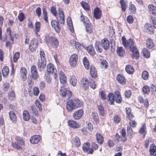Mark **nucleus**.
Returning a JSON list of instances; mask_svg holds the SVG:
<instances>
[{"label":"nucleus","mask_w":156,"mask_h":156,"mask_svg":"<svg viewBox=\"0 0 156 156\" xmlns=\"http://www.w3.org/2000/svg\"><path fill=\"white\" fill-rule=\"evenodd\" d=\"M15 139L16 141L12 144V147L18 150L22 149L25 145V142L23 138L16 136Z\"/></svg>","instance_id":"obj_1"},{"label":"nucleus","mask_w":156,"mask_h":156,"mask_svg":"<svg viewBox=\"0 0 156 156\" xmlns=\"http://www.w3.org/2000/svg\"><path fill=\"white\" fill-rule=\"evenodd\" d=\"M45 41L48 44H51L53 45L55 47L57 48L58 45V40L53 37L48 36L46 37Z\"/></svg>","instance_id":"obj_2"},{"label":"nucleus","mask_w":156,"mask_h":156,"mask_svg":"<svg viewBox=\"0 0 156 156\" xmlns=\"http://www.w3.org/2000/svg\"><path fill=\"white\" fill-rule=\"evenodd\" d=\"M60 94L62 97L69 99L72 95V93L69 90H67L65 87H61L59 92Z\"/></svg>","instance_id":"obj_3"},{"label":"nucleus","mask_w":156,"mask_h":156,"mask_svg":"<svg viewBox=\"0 0 156 156\" xmlns=\"http://www.w3.org/2000/svg\"><path fill=\"white\" fill-rule=\"evenodd\" d=\"M47 72L49 74L53 76L54 78L55 79L57 77L56 69H54L53 65L51 63L48 64L47 66Z\"/></svg>","instance_id":"obj_4"},{"label":"nucleus","mask_w":156,"mask_h":156,"mask_svg":"<svg viewBox=\"0 0 156 156\" xmlns=\"http://www.w3.org/2000/svg\"><path fill=\"white\" fill-rule=\"evenodd\" d=\"M37 41L35 39H33L31 41L29 46V48L31 52L35 51L38 46Z\"/></svg>","instance_id":"obj_5"},{"label":"nucleus","mask_w":156,"mask_h":156,"mask_svg":"<svg viewBox=\"0 0 156 156\" xmlns=\"http://www.w3.org/2000/svg\"><path fill=\"white\" fill-rule=\"evenodd\" d=\"M78 60V55L76 54H74L72 55L69 58V63L70 65L73 67L76 64Z\"/></svg>","instance_id":"obj_6"},{"label":"nucleus","mask_w":156,"mask_h":156,"mask_svg":"<svg viewBox=\"0 0 156 156\" xmlns=\"http://www.w3.org/2000/svg\"><path fill=\"white\" fill-rule=\"evenodd\" d=\"M46 62L45 60H39L37 63V66L39 70L40 71L43 70L46 67Z\"/></svg>","instance_id":"obj_7"},{"label":"nucleus","mask_w":156,"mask_h":156,"mask_svg":"<svg viewBox=\"0 0 156 156\" xmlns=\"http://www.w3.org/2000/svg\"><path fill=\"white\" fill-rule=\"evenodd\" d=\"M75 102L74 100H70L67 102L66 108L69 112H71L73 110L75 109Z\"/></svg>","instance_id":"obj_8"},{"label":"nucleus","mask_w":156,"mask_h":156,"mask_svg":"<svg viewBox=\"0 0 156 156\" xmlns=\"http://www.w3.org/2000/svg\"><path fill=\"white\" fill-rule=\"evenodd\" d=\"M90 144L88 142H86L84 144L82 149L83 151L86 152L88 154H92L94 150L92 148H90Z\"/></svg>","instance_id":"obj_9"},{"label":"nucleus","mask_w":156,"mask_h":156,"mask_svg":"<svg viewBox=\"0 0 156 156\" xmlns=\"http://www.w3.org/2000/svg\"><path fill=\"white\" fill-rule=\"evenodd\" d=\"M126 45H124L125 48L129 47L130 51L134 50V48L135 47L134 45V42L131 39L128 40L125 43Z\"/></svg>","instance_id":"obj_10"},{"label":"nucleus","mask_w":156,"mask_h":156,"mask_svg":"<svg viewBox=\"0 0 156 156\" xmlns=\"http://www.w3.org/2000/svg\"><path fill=\"white\" fill-rule=\"evenodd\" d=\"M83 110L80 109L76 111L73 114V117L75 119H79L82 117L83 114Z\"/></svg>","instance_id":"obj_11"},{"label":"nucleus","mask_w":156,"mask_h":156,"mask_svg":"<svg viewBox=\"0 0 156 156\" xmlns=\"http://www.w3.org/2000/svg\"><path fill=\"white\" fill-rule=\"evenodd\" d=\"M51 24L57 33H59L61 29L59 23L55 20H53L51 21Z\"/></svg>","instance_id":"obj_12"},{"label":"nucleus","mask_w":156,"mask_h":156,"mask_svg":"<svg viewBox=\"0 0 156 156\" xmlns=\"http://www.w3.org/2000/svg\"><path fill=\"white\" fill-rule=\"evenodd\" d=\"M144 31L150 34L154 33V28L150 24H146L144 26Z\"/></svg>","instance_id":"obj_13"},{"label":"nucleus","mask_w":156,"mask_h":156,"mask_svg":"<svg viewBox=\"0 0 156 156\" xmlns=\"http://www.w3.org/2000/svg\"><path fill=\"white\" fill-rule=\"evenodd\" d=\"M89 81L86 78H83L81 80L80 84L82 85L83 89L86 90L88 88L89 86Z\"/></svg>","instance_id":"obj_14"},{"label":"nucleus","mask_w":156,"mask_h":156,"mask_svg":"<svg viewBox=\"0 0 156 156\" xmlns=\"http://www.w3.org/2000/svg\"><path fill=\"white\" fill-rule=\"evenodd\" d=\"M101 44L102 47L105 50H108L109 48V43L106 38H104L101 41Z\"/></svg>","instance_id":"obj_15"},{"label":"nucleus","mask_w":156,"mask_h":156,"mask_svg":"<svg viewBox=\"0 0 156 156\" xmlns=\"http://www.w3.org/2000/svg\"><path fill=\"white\" fill-rule=\"evenodd\" d=\"M59 79L61 83L63 84H66V77L62 71L59 72Z\"/></svg>","instance_id":"obj_16"},{"label":"nucleus","mask_w":156,"mask_h":156,"mask_svg":"<svg viewBox=\"0 0 156 156\" xmlns=\"http://www.w3.org/2000/svg\"><path fill=\"white\" fill-rule=\"evenodd\" d=\"M58 14L59 18L58 21L61 24H63L65 22L64 15L62 10L60 8L58 9Z\"/></svg>","instance_id":"obj_17"},{"label":"nucleus","mask_w":156,"mask_h":156,"mask_svg":"<svg viewBox=\"0 0 156 156\" xmlns=\"http://www.w3.org/2000/svg\"><path fill=\"white\" fill-rule=\"evenodd\" d=\"M40 140V136L38 135H35L30 138V141L32 144H37Z\"/></svg>","instance_id":"obj_18"},{"label":"nucleus","mask_w":156,"mask_h":156,"mask_svg":"<svg viewBox=\"0 0 156 156\" xmlns=\"http://www.w3.org/2000/svg\"><path fill=\"white\" fill-rule=\"evenodd\" d=\"M118 103H120L122 102V99L121 95L118 91H116L114 93V101Z\"/></svg>","instance_id":"obj_19"},{"label":"nucleus","mask_w":156,"mask_h":156,"mask_svg":"<svg viewBox=\"0 0 156 156\" xmlns=\"http://www.w3.org/2000/svg\"><path fill=\"white\" fill-rule=\"evenodd\" d=\"M116 51L117 54L119 56L123 57L125 55V51L123 47H118Z\"/></svg>","instance_id":"obj_20"},{"label":"nucleus","mask_w":156,"mask_h":156,"mask_svg":"<svg viewBox=\"0 0 156 156\" xmlns=\"http://www.w3.org/2000/svg\"><path fill=\"white\" fill-rule=\"evenodd\" d=\"M94 15L96 19H100L101 17V12L98 8H96L94 10Z\"/></svg>","instance_id":"obj_21"},{"label":"nucleus","mask_w":156,"mask_h":156,"mask_svg":"<svg viewBox=\"0 0 156 156\" xmlns=\"http://www.w3.org/2000/svg\"><path fill=\"white\" fill-rule=\"evenodd\" d=\"M126 112L127 115V118L129 120H131L134 117L131 113V108L129 107H126Z\"/></svg>","instance_id":"obj_22"},{"label":"nucleus","mask_w":156,"mask_h":156,"mask_svg":"<svg viewBox=\"0 0 156 156\" xmlns=\"http://www.w3.org/2000/svg\"><path fill=\"white\" fill-rule=\"evenodd\" d=\"M107 101L109 104H113L114 102V95L112 93H109L107 97Z\"/></svg>","instance_id":"obj_23"},{"label":"nucleus","mask_w":156,"mask_h":156,"mask_svg":"<svg viewBox=\"0 0 156 156\" xmlns=\"http://www.w3.org/2000/svg\"><path fill=\"white\" fill-rule=\"evenodd\" d=\"M117 81L120 83L124 84L126 81L124 77L121 74H118L116 77Z\"/></svg>","instance_id":"obj_24"},{"label":"nucleus","mask_w":156,"mask_h":156,"mask_svg":"<svg viewBox=\"0 0 156 156\" xmlns=\"http://www.w3.org/2000/svg\"><path fill=\"white\" fill-rule=\"evenodd\" d=\"M148 8L149 12L154 15H156V7L153 5L150 4Z\"/></svg>","instance_id":"obj_25"},{"label":"nucleus","mask_w":156,"mask_h":156,"mask_svg":"<svg viewBox=\"0 0 156 156\" xmlns=\"http://www.w3.org/2000/svg\"><path fill=\"white\" fill-rule=\"evenodd\" d=\"M87 50L89 54L91 55H94L96 53L94 48L92 45H90L88 46L87 47Z\"/></svg>","instance_id":"obj_26"},{"label":"nucleus","mask_w":156,"mask_h":156,"mask_svg":"<svg viewBox=\"0 0 156 156\" xmlns=\"http://www.w3.org/2000/svg\"><path fill=\"white\" fill-rule=\"evenodd\" d=\"M101 46V43L98 41H96L94 44L95 48L96 51L99 52L101 53L102 51V49L100 47Z\"/></svg>","instance_id":"obj_27"},{"label":"nucleus","mask_w":156,"mask_h":156,"mask_svg":"<svg viewBox=\"0 0 156 156\" xmlns=\"http://www.w3.org/2000/svg\"><path fill=\"white\" fill-rule=\"evenodd\" d=\"M90 73L92 77L95 78L97 76V72L95 70L94 67L91 66L90 68Z\"/></svg>","instance_id":"obj_28"},{"label":"nucleus","mask_w":156,"mask_h":156,"mask_svg":"<svg viewBox=\"0 0 156 156\" xmlns=\"http://www.w3.org/2000/svg\"><path fill=\"white\" fill-rule=\"evenodd\" d=\"M146 46L149 49L152 48L154 46V44L153 43L152 40L150 39H147L146 41Z\"/></svg>","instance_id":"obj_29"},{"label":"nucleus","mask_w":156,"mask_h":156,"mask_svg":"<svg viewBox=\"0 0 156 156\" xmlns=\"http://www.w3.org/2000/svg\"><path fill=\"white\" fill-rule=\"evenodd\" d=\"M20 73L22 76L23 79L24 80H25L27 79V71L26 69L23 67H22L21 68Z\"/></svg>","instance_id":"obj_30"},{"label":"nucleus","mask_w":156,"mask_h":156,"mask_svg":"<svg viewBox=\"0 0 156 156\" xmlns=\"http://www.w3.org/2000/svg\"><path fill=\"white\" fill-rule=\"evenodd\" d=\"M68 124L69 126L73 128H77L79 127V125L78 123L73 120L69 121Z\"/></svg>","instance_id":"obj_31"},{"label":"nucleus","mask_w":156,"mask_h":156,"mask_svg":"<svg viewBox=\"0 0 156 156\" xmlns=\"http://www.w3.org/2000/svg\"><path fill=\"white\" fill-rule=\"evenodd\" d=\"M80 20L81 22H82L85 25L86 24H89L90 21L88 18L86 16L82 15L80 17Z\"/></svg>","instance_id":"obj_32"},{"label":"nucleus","mask_w":156,"mask_h":156,"mask_svg":"<svg viewBox=\"0 0 156 156\" xmlns=\"http://www.w3.org/2000/svg\"><path fill=\"white\" fill-rule=\"evenodd\" d=\"M23 118L24 120L28 121L30 118V114L29 112L26 110L23 111Z\"/></svg>","instance_id":"obj_33"},{"label":"nucleus","mask_w":156,"mask_h":156,"mask_svg":"<svg viewBox=\"0 0 156 156\" xmlns=\"http://www.w3.org/2000/svg\"><path fill=\"white\" fill-rule=\"evenodd\" d=\"M149 151L151 155H155L156 154V146L154 144H152L150 145Z\"/></svg>","instance_id":"obj_34"},{"label":"nucleus","mask_w":156,"mask_h":156,"mask_svg":"<svg viewBox=\"0 0 156 156\" xmlns=\"http://www.w3.org/2000/svg\"><path fill=\"white\" fill-rule=\"evenodd\" d=\"M96 136L97 142L101 144H102L104 140L102 136L100 134L98 133H97Z\"/></svg>","instance_id":"obj_35"},{"label":"nucleus","mask_w":156,"mask_h":156,"mask_svg":"<svg viewBox=\"0 0 156 156\" xmlns=\"http://www.w3.org/2000/svg\"><path fill=\"white\" fill-rule=\"evenodd\" d=\"M67 23L69 28L70 31L73 32L74 31V29L73 25V23L71 18L68 17L67 19Z\"/></svg>","instance_id":"obj_36"},{"label":"nucleus","mask_w":156,"mask_h":156,"mask_svg":"<svg viewBox=\"0 0 156 156\" xmlns=\"http://www.w3.org/2000/svg\"><path fill=\"white\" fill-rule=\"evenodd\" d=\"M99 62L101 64V67L103 69H106L108 66V63L104 59L100 60Z\"/></svg>","instance_id":"obj_37"},{"label":"nucleus","mask_w":156,"mask_h":156,"mask_svg":"<svg viewBox=\"0 0 156 156\" xmlns=\"http://www.w3.org/2000/svg\"><path fill=\"white\" fill-rule=\"evenodd\" d=\"M121 5L122 10L123 11L125 12L127 8V2H124L123 0H120L119 2Z\"/></svg>","instance_id":"obj_38"},{"label":"nucleus","mask_w":156,"mask_h":156,"mask_svg":"<svg viewBox=\"0 0 156 156\" xmlns=\"http://www.w3.org/2000/svg\"><path fill=\"white\" fill-rule=\"evenodd\" d=\"M126 70L129 74H132L134 72V69L132 66L129 65L126 66Z\"/></svg>","instance_id":"obj_39"},{"label":"nucleus","mask_w":156,"mask_h":156,"mask_svg":"<svg viewBox=\"0 0 156 156\" xmlns=\"http://www.w3.org/2000/svg\"><path fill=\"white\" fill-rule=\"evenodd\" d=\"M9 72V68L7 66H4L2 70V73L3 76H7Z\"/></svg>","instance_id":"obj_40"},{"label":"nucleus","mask_w":156,"mask_h":156,"mask_svg":"<svg viewBox=\"0 0 156 156\" xmlns=\"http://www.w3.org/2000/svg\"><path fill=\"white\" fill-rule=\"evenodd\" d=\"M8 97L9 100H14L15 97V94L13 90L10 91L8 93Z\"/></svg>","instance_id":"obj_41"},{"label":"nucleus","mask_w":156,"mask_h":156,"mask_svg":"<svg viewBox=\"0 0 156 156\" xmlns=\"http://www.w3.org/2000/svg\"><path fill=\"white\" fill-rule=\"evenodd\" d=\"M133 49L134 50L131 51L132 52L133 57L136 59H137L139 57V51L136 47L134 48Z\"/></svg>","instance_id":"obj_42"},{"label":"nucleus","mask_w":156,"mask_h":156,"mask_svg":"<svg viewBox=\"0 0 156 156\" xmlns=\"http://www.w3.org/2000/svg\"><path fill=\"white\" fill-rule=\"evenodd\" d=\"M86 30L87 32L89 33H92L93 30V27L91 26L90 22L89 23V24H86L85 25Z\"/></svg>","instance_id":"obj_43"},{"label":"nucleus","mask_w":156,"mask_h":156,"mask_svg":"<svg viewBox=\"0 0 156 156\" xmlns=\"http://www.w3.org/2000/svg\"><path fill=\"white\" fill-rule=\"evenodd\" d=\"M74 102H75V106L76 107H80L83 105V102L78 99H73Z\"/></svg>","instance_id":"obj_44"},{"label":"nucleus","mask_w":156,"mask_h":156,"mask_svg":"<svg viewBox=\"0 0 156 156\" xmlns=\"http://www.w3.org/2000/svg\"><path fill=\"white\" fill-rule=\"evenodd\" d=\"M70 83L72 85L75 86L77 83L76 77L73 76H71L70 80Z\"/></svg>","instance_id":"obj_45"},{"label":"nucleus","mask_w":156,"mask_h":156,"mask_svg":"<svg viewBox=\"0 0 156 156\" xmlns=\"http://www.w3.org/2000/svg\"><path fill=\"white\" fill-rule=\"evenodd\" d=\"M83 64L85 68L87 69H89L90 68V66L88 61L87 60V58L85 57H84L83 60Z\"/></svg>","instance_id":"obj_46"},{"label":"nucleus","mask_w":156,"mask_h":156,"mask_svg":"<svg viewBox=\"0 0 156 156\" xmlns=\"http://www.w3.org/2000/svg\"><path fill=\"white\" fill-rule=\"evenodd\" d=\"M9 117L11 120L13 122H15L16 120V116L12 111H10L9 112Z\"/></svg>","instance_id":"obj_47"},{"label":"nucleus","mask_w":156,"mask_h":156,"mask_svg":"<svg viewBox=\"0 0 156 156\" xmlns=\"http://www.w3.org/2000/svg\"><path fill=\"white\" fill-rule=\"evenodd\" d=\"M136 10V8L134 5L132 4H131L129 5V10L132 14L135 13Z\"/></svg>","instance_id":"obj_48"},{"label":"nucleus","mask_w":156,"mask_h":156,"mask_svg":"<svg viewBox=\"0 0 156 156\" xmlns=\"http://www.w3.org/2000/svg\"><path fill=\"white\" fill-rule=\"evenodd\" d=\"M40 24L41 23L40 22H36L35 25V30H34V32L35 34L37 35V33L38 32H39L40 30Z\"/></svg>","instance_id":"obj_49"},{"label":"nucleus","mask_w":156,"mask_h":156,"mask_svg":"<svg viewBox=\"0 0 156 156\" xmlns=\"http://www.w3.org/2000/svg\"><path fill=\"white\" fill-rule=\"evenodd\" d=\"M144 56L146 58H149L150 57V53L146 48H144L143 50Z\"/></svg>","instance_id":"obj_50"},{"label":"nucleus","mask_w":156,"mask_h":156,"mask_svg":"<svg viewBox=\"0 0 156 156\" xmlns=\"http://www.w3.org/2000/svg\"><path fill=\"white\" fill-rule=\"evenodd\" d=\"M74 144L76 147H78L80 145V140L79 138L77 137L76 136L74 138Z\"/></svg>","instance_id":"obj_51"},{"label":"nucleus","mask_w":156,"mask_h":156,"mask_svg":"<svg viewBox=\"0 0 156 156\" xmlns=\"http://www.w3.org/2000/svg\"><path fill=\"white\" fill-rule=\"evenodd\" d=\"M92 117L97 123L99 122V117L97 113L93 112L92 113Z\"/></svg>","instance_id":"obj_52"},{"label":"nucleus","mask_w":156,"mask_h":156,"mask_svg":"<svg viewBox=\"0 0 156 156\" xmlns=\"http://www.w3.org/2000/svg\"><path fill=\"white\" fill-rule=\"evenodd\" d=\"M89 83L90 87L93 89H95L96 87V85L94 80L91 78L89 79Z\"/></svg>","instance_id":"obj_53"},{"label":"nucleus","mask_w":156,"mask_h":156,"mask_svg":"<svg viewBox=\"0 0 156 156\" xmlns=\"http://www.w3.org/2000/svg\"><path fill=\"white\" fill-rule=\"evenodd\" d=\"M142 76L144 80H147L148 78L149 73L147 71H144L142 73Z\"/></svg>","instance_id":"obj_54"},{"label":"nucleus","mask_w":156,"mask_h":156,"mask_svg":"<svg viewBox=\"0 0 156 156\" xmlns=\"http://www.w3.org/2000/svg\"><path fill=\"white\" fill-rule=\"evenodd\" d=\"M81 5L83 8L86 10H88L89 9V6L88 4L85 2L83 1L81 2Z\"/></svg>","instance_id":"obj_55"},{"label":"nucleus","mask_w":156,"mask_h":156,"mask_svg":"<svg viewBox=\"0 0 156 156\" xmlns=\"http://www.w3.org/2000/svg\"><path fill=\"white\" fill-rule=\"evenodd\" d=\"M20 54L19 52H16L14 55L13 57V61L14 62H16V61H17V60L19 58L20 56Z\"/></svg>","instance_id":"obj_56"},{"label":"nucleus","mask_w":156,"mask_h":156,"mask_svg":"<svg viewBox=\"0 0 156 156\" xmlns=\"http://www.w3.org/2000/svg\"><path fill=\"white\" fill-rule=\"evenodd\" d=\"M10 85L9 83H5L3 84V89L5 91H7Z\"/></svg>","instance_id":"obj_57"},{"label":"nucleus","mask_w":156,"mask_h":156,"mask_svg":"<svg viewBox=\"0 0 156 156\" xmlns=\"http://www.w3.org/2000/svg\"><path fill=\"white\" fill-rule=\"evenodd\" d=\"M43 16L44 17V20L47 22L48 20V18L46 11L45 9H43Z\"/></svg>","instance_id":"obj_58"},{"label":"nucleus","mask_w":156,"mask_h":156,"mask_svg":"<svg viewBox=\"0 0 156 156\" xmlns=\"http://www.w3.org/2000/svg\"><path fill=\"white\" fill-rule=\"evenodd\" d=\"M142 90L144 93L146 94H149L150 91V88L147 86L144 87L142 88Z\"/></svg>","instance_id":"obj_59"},{"label":"nucleus","mask_w":156,"mask_h":156,"mask_svg":"<svg viewBox=\"0 0 156 156\" xmlns=\"http://www.w3.org/2000/svg\"><path fill=\"white\" fill-rule=\"evenodd\" d=\"M6 32L10 36V39L12 41H14V37L11 34V30L10 28H8L6 29Z\"/></svg>","instance_id":"obj_60"},{"label":"nucleus","mask_w":156,"mask_h":156,"mask_svg":"<svg viewBox=\"0 0 156 156\" xmlns=\"http://www.w3.org/2000/svg\"><path fill=\"white\" fill-rule=\"evenodd\" d=\"M98 108L101 115H104V112L103 107L101 105H98Z\"/></svg>","instance_id":"obj_61"},{"label":"nucleus","mask_w":156,"mask_h":156,"mask_svg":"<svg viewBox=\"0 0 156 156\" xmlns=\"http://www.w3.org/2000/svg\"><path fill=\"white\" fill-rule=\"evenodd\" d=\"M150 21V23L153 24L154 27L156 29V21L155 18L152 16H151V17Z\"/></svg>","instance_id":"obj_62"},{"label":"nucleus","mask_w":156,"mask_h":156,"mask_svg":"<svg viewBox=\"0 0 156 156\" xmlns=\"http://www.w3.org/2000/svg\"><path fill=\"white\" fill-rule=\"evenodd\" d=\"M126 20L127 22L129 23H132L133 21V18L131 16H128Z\"/></svg>","instance_id":"obj_63"},{"label":"nucleus","mask_w":156,"mask_h":156,"mask_svg":"<svg viewBox=\"0 0 156 156\" xmlns=\"http://www.w3.org/2000/svg\"><path fill=\"white\" fill-rule=\"evenodd\" d=\"M24 18L25 16L22 13H20L18 16V19L21 22L22 21L24 20Z\"/></svg>","instance_id":"obj_64"}]
</instances>
